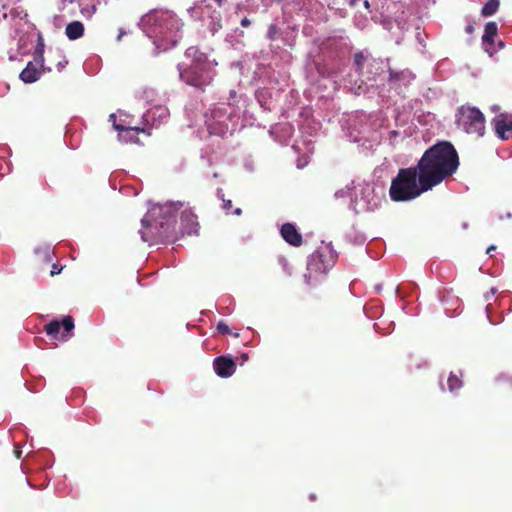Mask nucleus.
<instances>
[{
    "label": "nucleus",
    "instance_id": "4",
    "mask_svg": "<svg viewBox=\"0 0 512 512\" xmlns=\"http://www.w3.org/2000/svg\"><path fill=\"white\" fill-rule=\"evenodd\" d=\"M185 55L187 58H191V63L187 67L178 65L181 80L187 85L204 92L206 87L211 85L214 80L217 63L210 61L208 56L197 47H189Z\"/></svg>",
    "mask_w": 512,
    "mask_h": 512
},
{
    "label": "nucleus",
    "instance_id": "31",
    "mask_svg": "<svg viewBox=\"0 0 512 512\" xmlns=\"http://www.w3.org/2000/svg\"><path fill=\"white\" fill-rule=\"evenodd\" d=\"M125 34H126V32L123 29H119V34L117 36V40L120 41L122 36Z\"/></svg>",
    "mask_w": 512,
    "mask_h": 512
},
{
    "label": "nucleus",
    "instance_id": "28",
    "mask_svg": "<svg viewBox=\"0 0 512 512\" xmlns=\"http://www.w3.org/2000/svg\"><path fill=\"white\" fill-rule=\"evenodd\" d=\"M465 31L466 33L468 34H472L474 32V26L473 24H468L466 27H465Z\"/></svg>",
    "mask_w": 512,
    "mask_h": 512
},
{
    "label": "nucleus",
    "instance_id": "32",
    "mask_svg": "<svg viewBox=\"0 0 512 512\" xmlns=\"http://www.w3.org/2000/svg\"><path fill=\"white\" fill-rule=\"evenodd\" d=\"M364 6L365 8L369 9L370 8V4H369V1L368 0H365L364 1Z\"/></svg>",
    "mask_w": 512,
    "mask_h": 512
},
{
    "label": "nucleus",
    "instance_id": "21",
    "mask_svg": "<svg viewBox=\"0 0 512 512\" xmlns=\"http://www.w3.org/2000/svg\"><path fill=\"white\" fill-rule=\"evenodd\" d=\"M44 43H43V39L41 37H39V42H38V45H37V48L35 50V60L42 66L43 64V61H44Z\"/></svg>",
    "mask_w": 512,
    "mask_h": 512
},
{
    "label": "nucleus",
    "instance_id": "18",
    "mask_svg": "<svg viewBox=\"0 0 512 512\" xmlns=\"http://www.w3.org/2000/svg\"><path fill=\"white\" fill-rule=\"evenodd\" d=\"M110 119H113V120L115 121V115H114V114H111V115H110ZM113 126H114V128H115L119 133L125 132V133H127V134H128V133L133 132V133H135V134H138V133H140V132H142V131H143V129H140V128H138V127H126V126H124V125L116 124L115 122H114ZM120 136H121V137H125V136H124V135H122V134H120Z\"/></svg>",
    "mask_w": 512,
    "mask_h": 512
},
{
    "label": "nucleus",
    "instance_id": "15",
    "mask_svg": "<svg viewBox=\"0 0 512 512\" xmlns=\"http://www.w3.org/2000/svg\"><path fill=\"white\" fill-rule=\"evenodd\" d=\"M53 260V252L49 247H40L35 250V263L48 264Z\"/></svg>",
    "mask_w": 512,
    "mask_h": 512
},
{
    "label": "nucleus",
    "instance_id": "2",
    "mask_svg": "<svg viewBox=\"0 0 512 512\" xmlns=\"http://www.w3.org/2000/svg\"><path fill=\"white\" fill-rule=\"evenodd\" d=\"M140 24L146 34L154 39L158 47L164 49L175 46L179 37L182 23L180 19L169 10L154 9L142 16Z\"/></svg>",
    "mask_w": 512,
    "mask_h": 512
},
{
    "label": "nucleus",
    "instance_id": "14",
    "mask_svg": "<svg viewBox=\"0 0 512 512\" xmlns=\"http://www.w3.org/2000/svg\"><path fill=\"white\" fill-rule=\"evenodd\" d=\"M65 34L70 40H76L83 36L84 25L80 21H72L67 24Z\"/></svg>",
    "mask_w": 512,
    "mask_h": 512
},
{
    "label": "nucleus",
    "instance_id": "29",
    "mask_svg": "<svg viewBox=\"0 0 512 512\" xmlns=\"http://www.w3.org/2000/svg\"><path fill=\"white\" fill-rule=\"evenodd\" d=\"M497 249V247L495 245H490L487 250H486V253L487 254H490L491 252L495 251Z\"/></svg>",
    "mask_w": 512,
    "mask_h": 512
},
{
    "label": "nucleus",
    "instance_id": "6",
    "mask_svg": "<svg viewBox=\"0 0 512 512\" xmlns=\"http://www.w3.org/2000/svg\"><path fill=\"white\" fill-rule=\"evenodd\" d=\"M457 127L467 134L482 137L485 134V117L476 107L470 105L460 106L455 114Z\"/></svg>",
    "mask_w": 512,
    "mask_h": 512
},
{
    "label": "nucleus",
    "instance_id": "8",
    "mask_svg": "<svg viewBox=\"0 0 512 512\" xmlns=\"http://www.w3.org/2000/svg\"><path fill=\"white\" fill-rule=\"evenodd\" d=\"M494 130L498 138L507 140L512 137V116L500 114L493 119Z\"/></svg>",
    "mask_w": 512,
    "mask_h": 512
},
{
    "label": "nucleus",
    "instance_id": "7",
    "mask_svg": "<svg viewBox=\"0 0 512 512\" xmlns=\"http://www.w3.org/2000/svg\"><path fill=\"white\" fill-rule=\"evenodd\" d=\"M61 326L63 327V333L61 335V340H67L73 335L74 329V319L71 316H65L62 322L58 320H53L45 325L46 333L53 337L57 338L60 333Z\"/></svg>",
    "mask_w": 512,
    "mask_h": 512
},
{
    "label": "nucleus",
    "instance_id": "13",
    "mask_svg": "<svg viewBox=\"0 0 512 512\" xmlns=\"http://www.w3.org/2000/svg\"><path fill=\"white\" fill-rule=\"evenodd\" d=\"M41 72L33 62H28L20 73V79L25 83H33L39 79Z\"/></svg>",
    "mask_w": 512,
    "mask_h": 512
},
{
    "label": "nucleus",
    "instance_id": "5",
    "mask_svg": "<svg viewBox=\"0 0 512 512\" xmlns=\"http://www.w3.org/2000/svg\"><path fill=\"white\" fill-rule=\"evenodd\" d=\"M432 190L427 181L422 180L417 166L399 169L391 181L389 196L394 202H406Z\"/></svg>",
    "mask_w": 512,
    "mask_h": 512
},
{
    "label": "nucleus",
    "instance_id": "25",
    "mask_svg": "<svg viewBox=\"0 0 512 512\" xmlns=\"http://www.w3.org/2000/svg\"><path fill=\"white\" fill-rule=\"evenodd\" d=\"M217 330L220 333H222V334H229L230 333L229 326L225 322H223V321L218 322Z\"/></svg>",
    "mask_w": 512,
    "mask_h": 512
},
{
    "label": "nucleus",
    "instance_id": "27",
    "mask_svg": "<svg viewBox=\"0 0 512 512\" xmlns=\"http://www.w3.org/2000/svg\"><path fill=\"white\" fill-rule=\"evenodd\" d=\"M251 24L250 20L247 18V17H244L242 20H241V25L243 27H248L249 25Z\"/></svg>",
    "mask_w": 512,
    "mask_h": 512
},
{
    "label": "nucleus",
    "instance_id": "12",
    "mask_svg": "<svg viewBox=\"0 0 512 512\" xmlns=\"http://www.w3.org/2000/svg\"><path fill=\"white\" fill-rule=\"evenodd\" d=\"M283 239L292 246L299 247L302 244V236L292 223H285L281 227Z\"/></svg>",
    "mask_w": 512,
    "mask_h": 512
},
{
    "label": "nucleus",
    "instance_id": "35",
    "mask_svg": "<svg viewBox=\"0 0 512 512\" xmlns=\"http://www.w3.org/2000/svg\"><path fill=\"white\" fill-rule=\"evenodd\" d=\"M311 500H314L315 499V496L314 495H311L310 496Z\"/></svg>",
    "mask_w": 512,
    "mask_h": 512
},
{
    "label": "nucleus",
    "instance_id": "22",
    "mask_svg": "<svg viewBox=\"0 0 512 512\" xmlns=\"http://www.w3.org/2000/svg\"><path fill=\"white\" fill-rule=\"evenodd\" d=\"M322 256V253L319 251L315 252L311 257V261L308 263V270H311L313 266H316V269L321 270V268L318 267V263L323 262Z\"/></svg>",
    "mask_w": 512,
    "mask_h": 512
},
{
    "label": "nucleus",
    "instance_id": "23",
    "mask_svg": "<svg viewBox=\"0 0 512 512\" xmlns=\"http://www.w3.org/2000/svg\"><path fill=\"white\" fill-rule=\"evenodd\" d=\"M233 207L231 200H225L223 199V208L226 210L227 213H231L234 215H240L242 213V210L240 208H236L235 210L231 211Z\"/></svg>",
    "mask_w": 512,
    "mask_h": 512
},
{
    "label": "nucleus",
    "instance_id": "34",
    "mask_svg": "<svg viewBox=\"0 0 512 512\" xmlns=\"http://www.w3.org/2000/svg\"><path fill=\"white\" fill-rule=\"evenodd\" d=\"M241 357H242V360H243V361L248 360V355H247L246 353L242 354V356H241Z\"/></svg>",
    "mask_w": 512,
    "mask_h": 512
},
{
    "label": "nucleus",
    "instance_id": "17",
    "mask_svg": "<svg viewBox=\"0 0 512 512\" xmlns=\"http://www.w3.org/2000/svg\"><path fill=\"white\" fill-rule=\"evenodd\" d=\"M448 388L450 392H455L462 387L461 377L451 372L447 380Z\"/></svg>",
    "mask_w": 512,
    "mask_h": 512
},
{
    "label": "nucleus",
    "instance_id": "1",
    "mask_svg": "<svg viewBox=\"0 0 512 512\" xmlns=\"http://www.w3.org/2000/svg\"><path fill=\"white\" fill-rule=\"evenodd\" d=\"M460 165L455 147L448 141H439L428 148L417 163L422 180L433 189L451 177Z\"/></svg>",
    "mask_w": 512,
    "mask_h": 512
},
{
    "label": "nucleus",
    "instance_id": "16",
    "mask_svg": "<svg viewBox=\"0 0 512 512\" xmlns=\"http://www.w3.org/2000/svg\"><path fill=\"white\" fill-rule=\"evenodd\" d=\"M500 6V0H488L481 9V15L483 17H489L494 15Z\"/></svg>",
    "mask_w": 512,
    "mask_h": 512
},
{
    "label": "nucleus",
    "instance_id": "33",
    "mask_svg": "<svg viewBox=\"0 0 512 512\" xmlns=\"http://www.w3.org/2000/svg\"><path fill=\"white\" fill-rule=\"evenodd\" d=\"M304 277H305L306 283L310 284L311 283L310 282V279H311L310 276L304 275Z\"/></svg>",
    "mask_w": 512,
    "mask_h": 512
},
{
    "label": "nucleus",
    "instance_id": "9",
    "mask_svg": "<svg viewBox=\"0 0 512 512\" xmlns=\"http://www.w3.org/2000/svg\"><path fill=\"white\" fill-rule=\"evenodd\" d=\"M213 368L218 376L228 378L234 374L236 370V363L230 357L219 356L214 359Z\"/></svg>",
    "mask_w": 512,
    "mask_h": 512
},
{
    "label": "nucleus",
    "instance_id": "24",
    "mask_svg": "<svg viewBox=\"0 0 512 512\" xmlns=\"http://www.w3.org/2000/svg\"><path fill=\"white\" fill-rule=\"evenodd\" d=\"M279 29L276 24H270L267 31V37L270 40H274Z\"/></svg>",
    "mask_w": 512,
    "mask_h": 512
},
{
    "label": "nucleus",
    "instance_id": "30",
    "mask_svg": "<svg viewBox=\"0 0 512 512\" xmlns=\"http://www.w3.org/2000/svg\"><path fill=\"white\" fill-rule=\"evenodd\" d=\"M14 454L19 459L21 457L22 451L20 450V448L16 447V449L14 450Z\"/></svg>",
    "mask_w": 512,
    "mask_h": 512
},
{
    "label": "nucleus",
    "instance_id": "3",
    "mask_svg": "<svg viewBox=\"0 0 512 512\" xmlns=\"http://www.w3.org/2000/svg\"><path fill=\"white\" fill-rule=\"evenodd\" d=\"M182 206L181 203H165L152 208L142 220L146 228L140 231L144 242L168 241L175 229V213Z\"/></svg>",
    "mask_w": 512,
    "mask_h": 512
},
{
    "label": "nucleus",
    "instance_id": "20",
    "mask_svg": "<svg viewBox=\"0 0 512 512\" xmlns=\"http://www.w3.org/2000/svg\"><path fill=\"white\" fill-rule=\"evenodd\" d=\"M367 60L363 52H357L354 54V65L358 74H363L364 63Z\"/></svg>",
    "mask_w": 512,
    "mask_h": 512
},
{
    "label": "nucleus",
    "instance_id": "19",
    "mask_svg": "<svg viewBox=\"0 0 512 512\" xmlns=\"http://www.w3.org/2000/svg\"><path fill=\"white\" fill-rule=\"evenodd\" d=\"M410 77V73L406 71L396 72L392 69L389 70V81L391 83L407 80Z\"/></svg>",
    "mask_w": 512,
    "mask_h": 512
},
{
    "label": "nucleus",
    "instance_id": "11",
    "mask_svg": "<svg viewBox=\"0 0 512 512\" xmlns=\"http://www.w3.org/2000/svg\"><path fill=\"white\" fill-rule=\"evenodd\" d=\"M497 32L498 27L496 22L491 21L485 25L484 34L482 36V44L484 46L485 51L488 52L490 55H492L494 52V38L496 37Z\"/></svg>",
    "mask_w": 512,
    "mask_h": 512
},
{
    "label": "nucleus",
    "instance_id": "10",
    "mask_svg": "<svg viewBox=\"0 0 512 512\" xmlns=\"http://www.w3.org/2000/svg\"><path fill=\"white\" fill-rule=\"evenodd\" d=\"M181 227L183 233L197 234L200 228L198 217L191 210L185 209L181 213Z\"/></svg>",
    "mask_w": 512,
    "mask_h": 512
},
{
    "label": "nucleus",
    "instance_id": "26",
    "mask_svg": "<svg viewBox=\"0 0 512 512\" xmlns=\"http://www.w3.org/2000/svg\"><path fill=\"white\" fill-rule=\"evenodd\" d=\"M63 266H59L58 264H53L52 269L50 271V276H55L61 273Z\"/></svg>",
    "mask_w": 512,
    "mask_h": 512
}]
</instances>
